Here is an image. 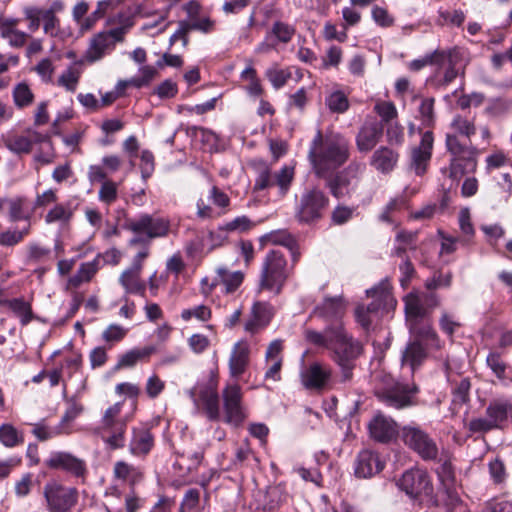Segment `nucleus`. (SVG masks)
<instances>
[{
	"label": "nucleus",
	"mask_w": 512,
	"mask_h": 512,
	"mask_svg": "<svg viewBox=\"0 0 512 512\" xmlns=\"http://www.w3.org/2000/svg\"><path fill=\"white\" fill-rule=\"evenodd\" d=\"M304 337L311 345L331 352V359L340 368L341 382L352 379L356 360L362 353V345L346 331L342 322L329 324L322 332L306 329Z\"/></svg>",
	"instance_id": "1"
},
{
	"label": "nucleus",
	"mask_w": 512,
	"mask_h": 512,
	"mask_svg": "<svg viewBox=\"0 0 512 512\" xmlns=\"http://www.w3.org/2000/svg\"><path fill=\"white\" fill-rule=\"evenodd\" d=\"M308 158L318 178L329 176L348 160L349 141L340 134L323 136L318 130L311 142Z\"/></svg>",
	"instance_id": "2"
},
{
	"label": "nucleus",
	"mask_w": 512,
	"mask_h": 512,
	"mask_svg": "<svg viewBox=\"0 0 512 512\" xmlns=\"http://www.w3.org/2000/svg\"><path fill=\"white\" fill-rule=\"evenodd\" d=\"M445 145L450 155L449 177L460 179L468 173H473L477 168L478 150L471 141L463 140L455 135H446Z\"/></svg>",
	"instance_id": "3"
},
{
	"label": "nucleus",
	"mask_w": 512,
	"mask_h": 512,
	"mask_svg": "<svg viewBox=\"0 0 512 512\" xmlns=\"http://www.w3.org/2000/svg\"><path fill=\"white\" fill-rule=\"evenodd\" d=\"M289 270L287 260L279 250L269 251L262 263L259 276V290H266L274 295L280 294L287 279Z\"/></svg>",
	"instance_id": "4"
},
{
	"label": "nucleus",
	"mask_w": 512,
	"mask_h": 512,
	"mask_svg": "<svg viewBox=\"0 0 512 512\" xmlns=\"http://www.w3.org/2000/svg\"><path fill=\"white\" fill-rule=\"evenodd\" d=\"M123 403L118 402L104 412L101 426V438L107 449L118 450L126 445L127 424L131 416H122Z\"/></svg>",
	"instance_id": "5"
},
{
	"label": "nucleus",
	"mask_w": 512,
	"mask_h": 512,
	"mask_svg": "<svg viewBox=\"0 0 512 512\" xmlns=\"http://www.w3.org/2000/svg\"><path fill=\"white\" fill-rule=\"evenodd\" d=\"M512 415V401L506 398H497L489 402L486 408V417L470 420L468 429L472 433H487L502 428Z\"/></svg>",
	"instance_id": "6"
},
{
	"label": "nucleus",
	"mask_w": 512,
	"mask_h": 512,
	"mask_svg": "<svg viewBox=\"0 0 512 512\" xmlns=\"http://www.w3.org/2000/svg\"><path fill=\"white\" fill-rule=\"evenodd\" d=\"M364 169V164L351 162L342 171L332 172L329 176H322L320 179L325 181V186L329 189L331 195L340 199L355 192Z\"/></svg>",
	"instance_id": "7"
},
{
	"label": "nucleus",
	"mask_w": 512,
	"mask_h": 512,
	"mask_svg": "<svg viewBox=\"0 0 512 512\" xmlns=\"http://www.w3.org/2000/svg\"><path fill=\"white\" fill-rule=\"evenodd\" d=\"M133 23L129 22L120 27L102 31L95 34L89 41V45L84 54V60L87 63H95L101 60L105 55L115 49L117 42L124 40L125 34L128 32Z\"/></svg>",
	"instance_id": "8"
},
{
	"label": "nucleus",
	"mask_w": 512,
	"mask_h": 512,
	"mask_svg": "<svg viewBox=\"0 0 512 512\" xmlns=\"http://www.w3.org/2000/svg\"><path fill=\"white\" fill-rule=\"evenodd\" d=\"M329 205V198L318 187L306 189L296 209L295 217L298 222L312 224L319 221Z\"/></svg>",
	"instance_id": "9"
},
{
	"label": "nucleus",
	"mask_w": 512,
	"mask_h": 512,
	"mask_svg": "<svg viewBox=\"0 0 512 512\" xmlns=\"http://www.w3.org/2000/svg\"><path fill=\"white\" fill-rule=\"evenodd\" d=\"M398 487L411 499L434 502L433 485L428 473L419 468L405 471L397 482Z\"/></svg>",
	"instance_id": "10"
},
{
	"label": "nucleus",
	"mask_w": 512,
	"mask_h": 512,
	"mask_svg": "<svg viewBox=\"0 0 512 512\" xmlns=\"http://www.w3.org/2000/svg\"><path fill=\"white\" fill-rule=\"evenodd\" d=\"M43 495L49 512H70L78 501V490L55 480L43 487Z\"/></svg>",
	"instance_id": "11"
},
{
	"label": "nucleus",
	"mask_w": 512,
	"mask_h": 512,
	"mask_svg": "<svg viewBox=\"0 0 512 512\" xmlns=\"http://www.w3.org/2000/svg\"><path fill=\"white\" fill-rule=\"evenodd\" d=\"M401 438L405 445L415 451L424 460H435L438 448L435 441L420 427L407 425L401 429Z\"/></svg>",
	"instance_id": "12"
},
{
	"label": "nucleus",
	"mask_w": 512,
	"mask_h": 512,
	"mask_svg": "<svg viewBox=\"0 0 512 512\" xmlns=\"http://www.w3.org/2000/svg\"><path fill=\"white\" fill-rule=\"evenodd\" d=\"M125 228L136 234H145L147 240L165 237L170 229L168 219L142 214L138 218L127 219Z\"/></svg>",
	"instance_id": "13"
},
{
	"label": "nucleus",
	"mask_w": 512,
	"mask_h": 512,
	"mask_svg": "<svg viewBox=\"0 0 512 512\" xmlns=\"http://www.w3.org/2000/svg\"><path fill=\"white\" fill-rule=\"evenodd\" d=\"M418 392V388L414 384L394 383L392 386L379 389L376 396L385 405L402 409L414 404L413 398Z\"/></svg>",
	"instance_id": "14"
},
{
	"label": "nucleus",
	"mask_w": 512,
	"mask_h": 512,
	"mask_svg": "<svg viewBox=\"0 0 512 512\" xmlns=\"http://www.w3.org/2000/svg\"><path fill=\"white\" fill-rule=\"evenodd\" d=\"M225 418L228 424L239 426L246 418L242 404V390L237 383L228 384L222 391Z\"/></svg>",
	"instance_id": "15"
},
{
	"label": "nucleus",
	"mask_w": 512,
	"mask_h": 512,
	"mask_svg": "<svg viewBox=\"0 0 512 512\" xmlns=\"http://www.w3.org/2000/svg\"><path fill=\"white\" fill-rule=\"evenodd\" d=\"M45 465L50 469L63 470L77 478H85L87 475L86 462L64 451L51 453Z\"/></svg>",
	"instance_id": "16"
},
{
	"label": "nucleus",
	"mask_w": 512,
	"mask_h": 512,
	"mask_svg": "<svg viewBox=\"0 0 512 512\" xmlns=\"http://www.w3.org/2000/svg\"><path fill=\"white\" fill-rule=\"evenodd\" d=\"M302 385L312 391H321L327 387L332 377V369L325 364L314 362L301 375Z\"/></svg>",
	"instance_id": "17"
},
{
	"label": "nucleus",
	"mask_w": 512,
	"mask_h": 512,
	"mask_svg": "<svg viewBox=\"0 0 512 512\" xmlns=\"http://www.w3.org/2000/svg\"><path fill=\"white\" fill-rule=\"evenodd\" d=\"M368 430L370 437L380 443H389L399 434L397 423L381 412L370 420Z\"/></svg>",
	"instance_id": "18"
},
{
	"label": "nucleus",
	"mask_w": 512,
	"mask_h": 512,
	"mask_svg": "<svg viewBox=\"0 0 512 512\" xmlns=\"http://www.w3.org/2000/svg\"><path fill=\"white\" fill-rule=\"evenodd\" d=\"M434 137L431 131L423 133L420 144L411 151V168L415 174H425L432 156Z\"/></svg>",
	"instance_id": "19"
},
{
	"label": "nucleus",
	"mask_w": 512,
	"mask_h": 512,
	"mask_svg": "<svg viewBox=\"0 0 512 512\" xmlns=\"http://www.w3.org/2000/svg\"><path fill=\"white\" fill-rule=\"evenodd\" d=\"M384 126L376 119H367L356 136V146L360 152L371 151L381 140Z\"/></svg>",
	"instance_id": "20"
},
{
	"label": "nucleus",
	"mask_w": 512,
	"mask_h": 512,
	"mask_svg": "<svg viewBox=\"0 0 512 512\" xmlns=\"http://www.w3.org/2000/svg\"><path fill=\"white\" fill-rule=\"evenodd\" d=\"M436 65L445 67L443 78L439 80V85L447 86L460 74L462 53L457 48L449 50H440Z\"/></svg>",
	"instance_id": "21"
},
{
	"label": "nucleus",
	"mask_w": 512,
	"mask_h": 512,
	"mask_svg": "<svg viewBox=\"0 0 512 512\" xmlns=\"http://www.w3.org/2000/svg\"><path fill=\"white\" fill-rule=\"evenodd\" d=\"M410 334L413 336L412 340H418L420 343H426L432 348L440 349L442 347L439 336L432 327L430 318L414 320L407 323Z\"/></svg>",
	"instance_id": "22"
},
{
	"label": "nucleus",
	"mask_w": 512,
	"mask_h": 512,
	"mask_svg": "<svg viewBox=\"0 0 512 512\" xmlns=\"http://www.w3.org/2000/svg\"><path fill=\"white\" fill-rule=\"evenodd\" d=\"M273 317V308L265 302H255L251 308L250 316L245 321L244 329L255 334L266 327Z\"/></svg>",
	"instance_id": "23"
},
{
	"label": "nucleus",
	"mask_w": 512,
	"mask_h": 512,
	"mask_svg": "<svg viewBox=\"0 0 512 512\" xmlns=\"http://www.w3.org/2000/svg\"><path fill=\"white\" fill-rule=\"evenodd\" d=\"M384 463L379 455L371 450H362L356 459L355 474L359 478H369L379 473Z\"/></svg>",
	"instance_id": "24"
},
{
	"label": "nucleus",
	"mask_w": 512,
	"mask_h": 512,
	"mask_svg": "<svg viewBox=\"0 0 512 512\" xmlns=\"http://www.w3.org/2000/svg\"><path fill=\"white\" fill-rule=\"evenodd\" d=\"M216 275L210 287L207 290L202 289L204 294L210 293L217 285H222L225 293H233L241 286L245 276L242 271H230L224 266H220L216 269Z\"/></svg>",
	"instance_id": "25"
},
{
	"label": "nucleus",
	"mask_w": 512,
	"mask_h": 512,
	"mask_svg": "<svg viewBox=\"0 0 512 512\" xmlns=\"http://www.w3.org/2000/svg\"><path fill=\"white\" fill-rule=\"evenodd\" d=\"M250 349L246 341H238L229 358V373L232 378L239 379L249 364Z\"/></svg>",
	"instance_id": "26"
},
{
	"label": "nucleus",
	"mask_w": 512,
	"mask_h": 512,
	"mask_svg": "<svg viewBox=\"0 0 512 512\" xmlns=\"http://www.w3.org/2000/svg\"><path fill=\"white\" fill-rule=\"evenodd\" d=\"M428 357L427 349L418 340H410L401 353V365L408 366L412 373L419 369Z\"/></svg>",
	"instance_id": "27"
},
{
	"label": "nucleus",
	"mask_w": 512,
	"mask_h": 512,
	"mask_svg": "<svg viewBox=\"0 0 512 512\" xmlns=\"http://www.w3.org/2000/svg\"><path fill=\"white\" fill-rule=\"evenodd\" d=\"M345 309V301L341 296L327 297L315 308L314 314L326 321H331L330 324H333L337 321L342 322L341 318L345 313Z\"/></svg>",
	"instance_id": "28"
},
{
	"label": "nucleus",
	"mask_w": 512,
	"mask_h": 512,
	"mask_svg": "<svg viewBox=\"0 0 512 512\" xmlns=\"http://www.w3.org/2000/svg\"><path fill=\"white\" fill-rule=\"evenodd\" d=\"M399 160V153L389 147L381 146L376 149L370 159V165L382 174L391 173Z\"/></svg>",
	"instance_id": "29"
},
{
	"label": "nucleus",
	"mask_w": 512,
	"mask_h": 512,
	"mask_svg": "<svg viewBox=\"0 0 512 512\" xmlns=\"http://www.w3.org/2000/svg\"><path fill=\"white\" fill-rule=\"evenodd\" d=\"M199 400L202 402L206 417L210 421H218L220 419L219 395L216 387L207 384L199 389Z\"/></svg>",
	"instance_id": "30"
},
{
	"label": "nucleus",
	"mask_w": 512,
	"mask_h": 512,
	"mask_svg": "<svg viewBox=\"0 0 512 512\" xmlns=\"http://www.w3.org/2000/svg\"><path fill=\"white\" fill-rule=\"evenodd\" d=\"M366 294L368 297L373 299L370 304L376 305L377 311H388L390 309H394L396 306V299L394 298L391 292V287L387 281H382L377 286L367 290Z\"/></svg>",
	"instance_id": "31"
},
{
	"label": "nucleus",
	"mask_w": 512,
	"mask_h": 512,
	"mask_svg": "<svg viewBox=\"0 0 512 512\" xmlns=\"http://www.w3.org/2000/svg\"><path fill=\"white\" fill-rule=\"evenodd\" d=\"M154 446V437L149 429L135 427L132 429V438L129 450L135 456L147 455Z\"/></svg>",
	"instance_id": "32"
},
{
	"label": "nucleus",
	"mask_w": 512,
	"mask_h": 512,
	"mask_svg": "<svg viewBox=\"0 0 512 512\" xmlns=\"http://www.w3.org/2000/svg\"><path fill=\"white\" fill-rule=\"evenodd\" d=\"M141 271L142 270L129 267L121 273L119 283L125 289L126 293L139 294L145 297L146 284L141 280Z\"/></svg>",
	"instance_id": "33"
},
{
	"label": "nucleus",
	"mask_w": 512,
	"mask_h": 512,
	"mask_svg": "<svg viewBox=\"0 0 512 512\" xmlns=\"http://www.w3.org/2000/svg\"><path fill=\"white\" fill-rule=\"evenodd\" d=\"M406 323L430 318L423 300L417 293H409L404 297Z\"/></svg>",
	"instance_id": "34"
},
{
	"label": "nucleus",
	"mask_w": 512,
	"mask_h": 512,
	"mask_svg": "<svg viewBox=\"0 0 512 512\" xmlns=\"http://www.w3.org/2000/svg\"><path fill=\"white\" fill-rule=\"evenodd\" d=\"M450 132L446 135H455L459 138H465L470 142L471 137L476 134V124L474 118L456 114L450 123Z\"/></svg>",
	"instance_id": "35"
},
{
	"label": "nucleus",
	"mask_w": 512,
	"mask_h": 512,
	"mask_svg": "<svg viewBox=\"0 0 512 512\" xmlns=\"http://www.w3.org/2000/svg\"><path fill=\"white\" fill-rule=\"evenodd\" d=\"M155 352L156 347L152 345L143 348L131 349L119 357L116 368H131L140 361L148 360Z\"/></svg>",
	"instance_id": "36"
},
{
	"label": "nucleus",
	"mask_w": 512,
	"mask_h": 512,
	"mask_svg": "<svg viewBox=\"0 0 512 512\" xmlns=\"http://www.w3.org/2000/svg\"><path fill=\"white\" fill-rule=\"evenodd\" d=\"M74 215V209L71 203H58L51 208L45 215V222L47 224L59 223L67 225L70 223Z\"/></svg>",
	"instance_id": "37"
},
{
	"label": "nucleus",
	"mask_w": 512,
	"mask_h": 512,
	"mask_svg": "<svg viewBox=\"0 0 512 512\" xmlns=\"http://www.w3.org/2000/svg\"><path fill=\"white\" fill-rule=\"evenodd\" d=\"M3 141L5 147L16 155L29 154L33 149V140L28 135H8Z\"/></svg>",
	"instance_id": "38"
},
{
	"label": "nucleus",
	"mask_w": 512,
	"mask_h": 512,
	"mask_svg": "<svg viewBox=\"0 0 512 512\" xmlns=\"http://www.w3.org/2000/svg\"><path fill=\"white\" fill-rule=\"evenodd\" d=\"M437 474L449 498H451L452 501H458V497L454 491L455 475L451 462L448 460L442 461L437 468Z\"/></svg>",
	"instance_id": "39"
},
{
	"label": "nucleus",
	"mask_w": 512,
	"mask_h": 512,
	"mask_svg": "<svg viewBox=\"0 0 512 512\" xmlns=\"http://www.w3.org/2000/svg\"><path fill=\"white\" fill-rule=\"evenodd\" d=\"M113 474L115 478L128 481L132 485L142 478V473L139 469L125 461H117L114 464Z\"/></svg>",
	"instance_id": "40"
},
{
	"label": "nucleus",
	"mask_w": 512,
	"mask_h": 512,
	"mask_svg": "<svg viewBox=\"0 0 512 512\" xmlns=\"http://www.w3.org/2000/svg\"><path fill=\"white\" fill-rule=\"evenodd\" d=\"M296 238L286 229L274 230L260 238L262 244L281 245L286 248L294 247Z\"/></svg>",
	"instance_id": "41"
},
{
	"label": "nucleus",
	"mask_w": 512,
	"mask_h": 512,
	"mask_svg": "<svg viewBox=\"0 0 512 512\" xmlns=\"http://www.w3.org/2000/svg\"><path fill=\"white\" fill-rule=\"evenodd\" d=\"M26 199L24 197H14L7 200L9 220L17 222L20 220H30V213L25 209Z\"/></svg>",
	"instance_id": "42"
},
{
	"label": "nucleus",
	"mask_w": 512,
	"mask_h": 512,
	"mask_svg": "<svg viewBox=\"0 0 512 512\" xmlns=\"http://www.w3.org/2000/svg\"><path fill=\"white\" fill-rule=\"evenodd\" d=\"M14 104L17 108H25L34 102V94L25 82L18 83L12 91Z\"/></svg>",
	"instance_id": "43"
},
{
	"label": "nucleus",
	"mask_w": 512,
	"mask_h": 512,
	"mask_svg": "<svg viewBox=\"0 0 512 512\" xmlns=\"http://www.w3.org/2000/svg\"><path fill=\"white\" fill-rule=\"evenodd\" d=\"M377 312V306L374 304L367 306L358 305L354 311L355 320L365 331H369L372 327L373 316H375Z\"/></svg>",
	"instance_id": "44"
},
{
	"label": "nucleus",
	"mask_w": 512,
	"mask_h": 512,
	"mask_svg": "<svg viewBox=\"0 0 512 512\" xmlns=\"http://www.w3.org/2000/svg\"><path fill=\"white\" fill-rule=\"evenodd\" d=\"M23 442V435L11 424L5 423L0 426V443L5 447L12 448Z\"/></svg>",
	"instance_id": "45"
},
{
	"label": "nucleus",
	"mask_w": 512,
	"mask_h": 512,
	"mask_svg": "<svg viewBox=\"0 0 512 512\" xmlns=\"http://www.w3.org/2000/svg\"><path fill=\"white\" fill-rule=\"evenodd\" d=\"M274 185L278 186L281 196L286 195L294 179V167L285 165L273 175Z\"/></svg>",
	"instance_id": "46"
},
{
	"label": "nucleus",
	"mask_w": 512,
	"mask_h": 512,
	"mask_svg": "<svg viewBox=\"0 0 512 512\" xmlns=\"http://www.w3.org/2000/svg\"><path fill=\"white\" fill-rule=\"evenodd\" d=\"M265 76L275 89H280L291 78L292 72L290 68L282 69L278 66H272L266 70Z\"/></svg>",
	"instance_id": "47"
},
{
	"label": "nucleus",
	"mask_w": 512,
	"mask_h": 512,
	"mask_svg": "<svg viewBox=\"0 0 512 512\" xmlns=\"http://www.w3.org/2000/svg\"><path fill=\"white\" fill-rule=\"evenodd\" d=\"M295 31L294 26L282 21H275L271 28V34L281 43L290 42Z\"/></svg>",
	"instance_id": "48"
},
{
	"label": "nucleus",
	"mask_w": 512,
	"mask_h": 512,
	"mask_svg": "<svg viewBox=\"0 0 512 512\" xmlns=\"http://www.w3.org/2000/svg\"><path fill=\"white\" fill-rule=\"evenodd\" d=\"M98 198L106 205L113 204L118 198V186L112 180H105L98 191Z\"/></svg>",
	"instance_id": "49"
},
{
	"label": "nucleus",
	"mask_w": 512,
	"mask_h": 512,
	"mask_svg": "<svg viewBox=\"0 0 512 512\" xmlns=\"http://www.w3.org/2000/svg\"><path fill=\"white\" fill-rule=\"evenodd\" d=\"M211 316V309L206 305H198L193 308L184 309L181 312V318L184 321H189L194 317L199 321L206 322L211 318Z\"/></svg>",
	"instance_id": "50"
},
{
	"label": "nucleus",
	"mask_w": 512,
	"mask_h": 512,
	"mask_svg": "<svg viewBox=\"0 0 512 512\" xmlns=\"http://www.w3.org/2000/svg\"><path fill=\"white\" fill-rule=\"evenodd\" d=\"M79 79L80 72L73 67H69L60 75L58 85L64 87L67 91L74 92L77 88Z\"/></svg>",
	"instance_id": "51"
},
{
	"label": "nucleus",
	"mask_w": 512,
	"mask_h": 512,
	"mask_svg": "<svg viewBox=\"0 0 512 512\" xmlns=\"http://www.w3.org/2000/svg\"><path fill=\"white\" fill-rule=\"evenodd\" d=\"M51 255L50 248L39 243L32 242L27 246L28 260L34 263L48 260Z\"/></svg>",
	"instance_id": "52"
},
{
	"label": "nucleus",
	"mask_w": 512,
	"mask_h": 512,
	"mask_svg": "<svg viewBox=\"0 0 512 512\" xmlns=\"http://www.w3.org/2000/svg\"><path fill=\"white\" fill-rule=\"evenodd\" d=\"M12 311L21 319L23 325L28 324L32 319V309L30 304L26 303L22 299H13L9 303Z\"/></svg>",
	"instance_id": "53"
},
{
	"label": "nucleus",
	"mask_w": 512,
	"mask_h": 512,
	"mask_svg": "<svg viewBox=\"0 0 512 512\" xmlns=\"http://www.w3.org/2000/svg\"><path fill=\"white\" fill-rule=\"evenodd\" d=\"M3 39L8 40V43L11 47L21 48L25 45L29 35L20 30H9L6 26L2 29V33H0Z\"/></svg>",
	"instance_id": "54"
},
{
	"label": "nucleus",
	"mask_w": 512,
	"mask_h": 512,
	"mask_svg": "<svg viewBox=\"0 0 512 512\" xmlns=\"http://www.w3.org/2000/svg\"><path fill=\"white\" fill-rule=\"evenodd\" d=\"M326 104L332 112L343 113L349 107L347 97L343 92L336 91L332 93L327 99Z\"/></svg>",
	"instance_id": "55"
},
{
	"label": "nucleus",
	"mask_w": 512,
	"mask_h": 512,
	"mask_svg": "<svg viewBox=\"0 0 512 512\" xmlns=\"http://www.w3.org/2000/svg\"><path fill=\"white\" fill-rule=\"evenodd\" d=\"M374 110L381 117L382 124L389 123L398 115L395 105L389 101L377 102L374 106Z\"/></svg>",
	"instance_id": "56"
},
{
	"label": "nucleus",
	"mask_w": 512,
	"mask_h": 512,
	"mask_svg": "<svg viewBox=\"0 0 512 512\" xmlns=\"http://www.w3.org/2000/svg\"><path fill=\"white\" fill-rule=\"evenodd\" d=\"M43 31L50 37H57L60 30V20L56 15L42 9Z\"/></svg>",
	"instance_id": "57"
},
{
	"label": "nucleus",
	"mask_w": 512,
	"mask_h": 512,
	"mask_svg": "<svg viewBox=\"0 0 512 512\" xmlns=\"http://www.w3.org/2000/svg\"><path fill=\"white\" fill-rule=\"evenodd\" d=\"M24 17L29 22L28 29L35 32L42 21V9L36 6H27L23 9Z\"/></svg>",
	"instance_id": "58"
},
{
	"label": "nucleus",
	"mask_w": 512,
	"mask_h": 512,
	"mask_svg": "<svg viewBox=\"0 0 512 512\" xmlns=\"http://www.w3.org/2000/svg\"><path fill=\"white\" fill-rule=\"evenodd\" d=\"M141 76L131 78V86L142 88L148 86L157 74L153 66H143L140 68Z\"/></svg>",
	"instance_id": "59"
},
{
	"label": "nucleus",
	"mask_w": 512,
	"mask_h": 512,
	"mask_svg": "<svg viewBox=\"0 0 512 512\" xmlns=\"http://www.w3.org/2000/svg\"><path fill=\"white\" fill-rule=\"evenodd\" d=\"M274 186V179L268 166L262 165L255 180L254 190H264Z\"/></svg>",
	"instance_id": "60"
},
{
	"label": "nucleus",
	"mask_w": 512,
	"mask_h": 512,
	"mask_svg": "<svg viewBox=\"0 0 512 512\" xmlns=\"http://www.w3.org/2000/svg\"><path fill=\"white\" fill-rule=\"evenodd\" d=\"M33 70L39 75L41 80L45 83H50L52 81V76L54 74L55 67L53 62L49 58L42 59Z\"/></svg>",
	"instance_id": "61"
},
{
	"label": "nucleus",
	"mask_w": 512,
	"mask_h": 512,
	"mask_svg": "<svg viewBox=\"0 0 512 512\" xmlns=\"http://www.w3.org/2000/svg\"><path fill=\"white\" fill-rule=\"evenodd\" d=\"M487 365L499 378H505L506 364L502 361L501 356L497 352H490L486 359Z\"/></svg>",
	"instance_id": "62"
},
{
	"label": "nucleus",
	"mask_w": 512,
	"mask_h": 512,
	"mask_svg": "<svg viewBox=\"0 0 512 512\" xmlns=\"http://www.w3.org/2000/svg\"><path fill=\"white\" fill-rule=\"evenodd\" d=\"M419 113L423 125L431 126L434 123V99H423L419 107Z\"/></svg>",
	"instance_id": "63"
},
{
	"label": "nucleus",
	"mask_w": 512,
	"mask_h": 512,
	"mask_svg": "<svg viewBox=\"0 0 512 512\" xmlns=\"http://www.w3.org/2000/svg\"><path fill=\"white\" fill-rule=\"evenodd\" d=\"M127 334V330L118 324L109 325L102 333V338L106 342H119Z\"/></svg>",
	"instance_id": "64"
}]
</instances>
